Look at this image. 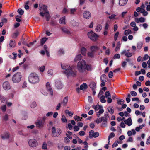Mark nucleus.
<instances>
[{
  "label": "nucleus",
  "instance_id": "nucleus-1",
  "mask_svg": "<svg viewBox=\"0 0 150 150\" xmlns=\"http://www.w3.org/2000/svg\"><path fill=\"white\" fill-rule=\"evenodd\" d=\"M39 10L40 11L43 10L44 11V13L43 12H40V15L43 17L45 16L47 21H49L50 18V16L48 11H47V6L45 5H41L39 6Z\"/></svg>",
  "mask_w": 150,
  "mask_h": 150
},
{
  "label": "nucleus",
  "instance_id": "nucleus-2",
  "mask_svg": "<svg viewBox=\"0 0 150 150\" xmlns=\"http://www.w3.org/2000/svg\"><path fill=\"white\" fill-rule=\"evenodd\" d=\"M64 72L67 77L69 76L75 77L77 75V71L76 70L75 67L74 66H71L69 69L64 71Z\"/></svg>",
  "mask_w": 150,
  "mask_h": 150
},
{
  "label": "nucleus",
  "instance_id": "nucleus-3",
  "mask_svg": "<svg viewBox=\"0 0 150 150\" xmlns=\"http://www.w3.org/2000/svg\"><path fill=\"white\" fill-rule=\"evenodd\" d=\"M28 81L30 83L35 84L39 82L40 79L37 74L35 73H31L29 76Z\"/></svg>",
  "mask_w": 150,
  "mask_h": 150
},
{
  "label": "nucleus",
  "instance_id": "nucleus-4",
  "mask_svg": "<svg viewBox=\"0 0 150 150\" xmlns=\"http://www.w3.org/2000/svg\"><path fill=\"white\" fill-rule=\"evenodd\" d=\"M85 61L82 59L79 61L76 65V68L79 73H83L85 71Z\"/></svg>",
  "mask_w": 150,
  "mask_h": 150
},
{
  "label": "nucleus",
  "instance_id": "nucleus-5",
  "mask_svg": "<svg viewBox=\"0 0 150 150\" xmlns=\"http://www.w3.org/2000/svg\"><path fill=\"white\" fill-rule=\"evenodd\" d=\"M22 76L20 72H18L15 74L13 76L12 80L14 83H18L21 81Z\"/></svg>",
  "mask_w": 150,
  "mask_h": 150
},
{
  "label": "nucleus",
  "instance_id": "nucleus-6",
  "mask_svg": "<svg viewBox=\"0 0 150 150\" xmlns=\"http://www.w3.org/2000/svg\"><path fill=\"white\" fill-rule=\"evenodd\" d=\"M52 136L53 137H57L61 133V130L59 128H56L55 127H53L52 128Z\"/></svg>",
  "mask_w": 150,
  "mask_h": 150
},
{
  "label": "nucleus",
  "instance_id": "nucleus-7",
  "mask_svg": "<svg viewBox=\"0 0 150 150\" xmlns=\"http://www.w3.org/2000/svg\"><path fill=\"white\" fill-rule=\"evenodd\" d=\"M88 38L93 41H96L97 39L99 36L97 35L93 32L92 31L88 32Z\"/></svg>",
  "mask_w": 150,
  "mask_h": 150
},
{
  "label": "nucleus",
  "instance_id": "nucleus-8",
  "mask_svg": "<svg viewBox=\"0 0 150 150\" xmlns=\"http://www.w3.org/2000/svg\"><path fill=\"white\" fill-rule=\"evenodd\" d=\"M28 144L29 146L32 148L36 147L38 144L37 141L34 139L29 140Z\"/></svg>",
  "mask_w": 150,
  "mask_h": 150
},
{
  "label": "nucleus",
  "instance_id": "nucleus-9",
  "mask_svg": "<svg viewBox=\"0 0 150 150\" xmlns=\"http://www.w3.org/2000/svg\"><path fill=\"white\" fill-rule=\"evenodd\" d=\"M91 16V13L88 11H85L83 14V17L86 19H89Z\"/></svg>",
  "mask_w": 150,
  "mask_h": 150
},
{
  "label": "nucleus",
  "instance_id": "nucleus-10",
  "mask_svg": "<svg viewBox=\"0 0 150 150\" xmlns=\"http://www.w3.org/2000/svg\"><path fill=\"white\" fill-rule=\"evenodd\" d=\"M108 116L107 115L105 114L104 116L102 117V126L105 127L107 125V119L108 118Z\"/></svg>",
  "mask_w": 150,
  "mask_h": 150
},
{
  "label": "nucleus",
  "instance_id": "nucleus-11",
  "mask_svg": "<svg viewBox=\"0 0 150 150\" xmlns=\"http://www.w3.org/2000/svg\"><path fill=\"white\" fill-rule=\"evenodd\" d=\"M46 87L48 92H49L51 95H53L52 89L51 85L49 82H47L46 84Z\"/></svg>",
  "mask_w": 150,
  "mask_h": 150
},
{
  "label": "nucleus",
  "instance_id": "nucleus-12",
  "mask_svg": "<svg viewBox=\"0 0 150 150\" xmlns=\"http://www.w3.org/2000/svg\"><path fill=\"white\" fill-rule=\"evenodd\" d=\"M44 119V118L42 120H39L36 122L37 126L38 127H43Z\"/></svg>",
  "mask_w": 150,
  "mask_h": 150
},
{
  "label": "nucleus",
  "instance_id": "nucleus-13",
  "mask_svg": "<svg viewBox=\"0 0 150 150\" xmlns=\"http://www.w3.org/2000/svg\"><path fill=\"white\" fill-rule=\"evenodd\" d=\"M1 137L3 140H5L8 139L10 137L9 133L7 132H4L3 134L1 135Z\"/></svg>",
  "mask_w": 150,
  "mask_h": 150
},
{
  "label": "nucleus",
  "instance_id": "nucleus-14",
  "mask_svg": "<svg viewBox=\"0 0 150 150\" xmlns=\"http://www.w3.org/2000/svg\"><path fill=\"white\" fill-rule=\"evenodd\" d=\"M3 88L6 90H8L10 89L11 87L8 82L5 81L3 83Z\"/></svg>",
  "mask_w": 150,
  "mask_h": 150
},
{
  "label": "nucleus",
  "instance_id": "nucleus-15",
  "mask_svg": "<svg viewBox=\"0 0 150 150\" xmlns=\"http://www.w3.org/2000/svg\"><path fill=\"white\" fill-rule=\"evenodd\" d=\"M55 86L57 88L60 89L62 88V84L61 82L59 80H57L55 82Z\"/></svg>",
  "mask_w": 150,
  "mask_h": 150
},
{
  "label": "nucleus",
  "instance_id": "nucleus-16",
  "mask_svg": "<svg viewBox=\"0 0 150 150\" xmlns=\"http://www.w3.org/2000/svg\"><path fill=\"white\" fill-rule=\"evenodd\" d=\"M125 123L129 126H130L132 124L131 118L129 117L127 120H125L124 121Z\"/></svg>",
  "mask_w": 150,
  "mask_h": 150
},
{
  "label": "nucleus",
  "instance_id": "nucleus-17",
  "mask_svg": "<svg viewBox=\"0 0 150 150\" xmlns=\"http://www.w3.org/2000/svg\"><path fill=\"white\" fill-rule=\"evenodd\" d=\"M98 49V48L96 46H91L90 48V51L95 53Z\"/></svg>",
  "mask_w": 150,
  "mask_h": 150
},
{
  "label": "nucleus",
  "instance_id": "nucleus-18",
  "mask_svg": "<svg viewBox=\"0 0 150 150\" xmlns=\"http://www.w3.org/2000/svg\"><path fill=\"white\" fill-rule=\"evenodd\" d=\"M70 67H71L69 64H61L62 68L63 69L65 70H68Z\"/></svg>",
  "mask_w": 150,
  "mask_h": 150
},
{
  "label": "nucleus",
  "instance_id": "nucleus-19",
  "mask_svg": "<svg viewBox=\"0 0 150 150\" xmlns=\"http://www.w3.org/2000/svg\"><path fill=\"white\" fill-rule=\"evenodd\" d=\"M95 53L91 51L88 52L87 54V56L89 58H93L94 57Z\"/></svg>",
  "mask_w": 150,
  "mask_h": 150
},
{
  "label": "nucleus",
  "instance_id": "nucleus-20",
  "mask_svg": "<svg viewBox=\"0 0 150 150\" xmlns=\"http://www.w3.org/2000/svg\"><path fill=\"white\" fill-rule=\"evenodd\" d=\"M16 45L15 41L14 40H11L9 43L10 47H14Z\"/></svg>",
  "mask_w": 150,
  "mask_h": 150
},
{
  "label": "nucleus",
  "instance_id": "nucleus-21",
  "mask_svg": "<svg viewBox=\"0 0 150 150\" xmlns=\"http://www.w3.org/2000/svg\"><path fill=\"white\" fill-rule=\"evenodd\" d=\"M68 101V97L67 96L65 97L64 98L62 102V104L64 106H66L67 104Z\"/></svg>",
  "mask_w": 150,
  "mask_h": 150
},
{
  "label": "nucleus",
  "instance_id": "nucleus-22",
  "mask_svg": "<svg viewBox=\"0 0 150 150\" xmlns=\"http://www.w3.org/2000/svg\"><path fill=\"white\" fill-rule=\"evenodd\" d=\"M108 110L109 112L112 115L114 112V108L113 107L109 106L108 108Z\"/></svg>",
  "mask_w": 150,
  "mask_h": 150
},
{
  "label": "nucleus",
  "instance_id": "nucleus-23",
  "mask_svg": "<svg viewBox=\"0 0 150 150\" xmlns=\"http://www.w3.org/2000/svg\"><path fill=\"white\" fill-rule=\"evenodd\" d=\"M90 88L92 89H95L96 88V83L94 82H91L89 85Z\"/></svg>",
  "mask_w": 150,
  "mask_h": 150
},
{
  "label": "nucleus",
  "instance_id": "nucleus-24",
  "mask_svg": "<svg viewBox=\"0 0 150 150\" xmlns=\"http://www.w3.org/2000/svg\"><path fill=\"white\" fill-rule=\"evenodd\" d=\"M92 107L96 111H98L99 109L103 108V107L99 105L98 104L96 106H93Z\"/></svg>",
  "mask_w": 150,
  "mask_h": 150
},
{
  "label": "nucleus",
  "instance_id": "nucleus-25",
  "mask_svg": "<svg viewBox=\"0 0 150 150\" xmlns=\"http://www.w3.org/2000/svg\"><path fill=\"white\" fill-rule=\"evenodd\" d=\"M61 29L65 33L68 34H71L70 31L65 28L62 27Z\"/></svg>",
  "mask_w": 150,
  "mask_h": 150
},
{
  "label": "nucleus",
  "instance_id": "nucleus-26",
  "mask_svg": "<svg viewBox=\"0 0 150 150\" xmlns=\"http://www.w3.org/2000/svg\"><path fill=\"white\" fill-rule=\"evenodd\" d=\"M71 25L73 26L77 27L79 25V23L74 20L71 21L70 22Z\"/></svg>",
  "mask_w": 150,
  "mask_h": 150
},
{
  "label": "nucleus",
  "instance_id": "nucleus-27",
  "mask_svg": "<svg viewBox=\"0 0 150 150\" xmlns=\"http://www.w3.org/2000/svg\"><path fill=\"white\" fill-rule=\"evenodd\" d=\"M128 0H119V4L120 6H123L125 5Z\"/></svg>",
  "mask_w": 150,
  "mask_h": 150
},
{
  "label": "nucleus",
  "instance_id": "nucleus-28",
  "mask_svg": "<svg viewBox=\"0 0 150 150\" xmlns=\"http://www.w3.org/2000/svg\"><path fill=\"white\" fill-rule=\"evenodd\" d=\"M82 56L80 54H79L76 55L75 59L74 60L75 62H77V61L80 60L82 59Z\"/></svg>",
  "mask_w": 150,
  "mask_h": 150
},
{
  "label": "nucleus",
  "instance_id": "nucleus-29",
  "mask_svg": "<svg viewBox=\"0 0 150 150\" xmlns=\"http://www.w3.org/2000/svg\"><path fill=\"white\" fill-rule=\"evenodd\" d=\"M102 28V26L100 24H98L95 30L97 32H99L101 30Z\"/></svg>",
  "mask_w": 150,
  "mask_h": 150
},
{
  "label": "nucleus",
  "instance_id": "nucleus-30",
  "mask_svg": "<svg viewBox=\"0 0 150 150\" xmlns=\"http://www.w3.org/2000/svg\"><path fill=\"white\" fill-rule=\"evenodd\" d=\"M86 49L84 47H83L81 48V53L83 55H85L86 52Z\"/></svg>",
  "mask_w": 150,
  "mask_h": 150
},
{
  "label": "nucleus",
  "instance_id": "nucleus-31",
  "mask_svg": "<svg viewBox=\"0 0 150 150\" xmlns=\"http://www.w3.org/2000/svg\"><path fill=\"white\" fill-rule=\"evenodd\" d=\"M87 88V86L85 83H83L80 86V89L81 90L85 89Z\"/></svg>",
  "mask_w": 150,
  "mask_h": 150
},
{
  "label": "nucleus",
  "instance_id": "nucleus-32",
  "mask_svg": "<svg viewBox=\"0 0 150 150\" xmlns=\"http://www.w3.org/2000/svg\"><path fill=\"white\" fill-rule=\"evenodd\" d=\"M104 112V110L101 108L99 110V111L97 113L96 115L98 117H99L101 115V114H102Z\"/></svg>",
  "mask_w": 150,
  "mask_h": 150
},
{
  "label": "nucleus",
  "instance_id": "nucleus-33",
  "mask_svg": "<svg viewBox=\"0 0 150 150\" xmlns=\"http://www.w3.org/2000/svg\"><path fill=\"white\" fill-rule=\"evenodd\" d=\"M100 79L101 81H106V76L105 74L102 75L100 77Z\"/></svg>",
  "mask_w": 150,
  "mask_h": 150
},
{
  "label": "nucleus",
  "instance_id": "nucleus-34",
  "mask_svg": "<svg viewBox=\"0 0 150 150\" xmlns=\"http://www.w3.org/2000/svg\"><path fill=\"white\" fill-rule=\"evenodd\" d=\"M143 45V43L142 42H138L137 43V48L139 50L140 49L142 48Z\"/></svg>",
  "mask_w": 150,
  "mask_h": 150
},
{
  "label": "nucleus",
  "instance_id": "nucleus-35",
  "mask_svg": "<svg viewBox=\"0 0 150 150\" xmlns=\"http://www.w3.org/2000/svg\"><path fill=\"white\" fill-rule=\"evenodd\" d=\"M121 46V43L120 41L118 42L117 43V46L115 48V51L116 52L117 51L119 50Z\"/></svg>",
  "mask_w": 150,
  "mask_h": 150
},
{
  "label": "nucleus",
  "instance_id": "nucleus-36",
  "mask_svg": "<svg viewBox=\"0 0 150 150\" xmlns=\"http://www.w3.org/2000/svg\"><path fill=\"white\" fill-rule=\"evenodd\" d=\"M65 17H63L61 18L59 20V23L60 24H65Z\"/></svg>",
  "mask_w": 150,
  "mask_h": 150
},
{
  "label": "nucleus",
  "instance_id": "nucleus-37",
  "mask_svg": "<svg viewBox=\"0 0 150 150\" xmlns=\"http://www.w3.org/2000/svg\"><path fill=\"white\" fill-rule=\"evenodd\" d=\"M115 136V134L114 133L112 132L110 133L108 137V141H109V143H110V139L114 137Z\"/></svg>",
  "mask_w": 150,
  "mask_h": 150
},
{
  "label": "nucleus",
  "instance_id": "nucleus-38",
  "mask_svg": "<svg viewBox=\"0 0 150 150\" xmlns=\"http://www.w3.org/2000/svg\"><path fill=\"white\" fill-rule=\"evenodd\" d=\"M99 98H100V101L102 103H105L106 102V100L105 99V97L103 95L100 97Z\"/></svg>",
  "mask_w": 150,
  "mask_h": 150
},
{
  "label": "nucleus",
  "instance_id": "nucleus-39",
  "mask_svg": "<svg viewBox=\"0 0 150 150\" xmlns=\"http://www.w3.org/2000/svg\"><path fill=\"white\" fill-rule=\"evenodd\" d=\"M47 38H43L40 41L41 45H42L47 40Z\"/></svg>",
  "mask_w": 150,
  "mask_h": 150
},
{
  "label": "nucleus",
  "instance_id": "nucleus-40",
  "mask_svg": "<svg viewBox=\"0 0 150 150\" xmlns=\"http://www.w3.org/2000/svg\"><path fill=\"white\" fill-rule=\"evenodd\" d=\"M19 34L18 31H17L14 33L12 35V37L13 38H16Z\"/></svg>",
  "mask_w": 150,
  "mask_h": 150
},
{
  "label": "nucleus",
  "instance_id": "nucleus-41",
  "mask_svg": "<svg viewBox=\"0 0 150 150\" xmlns=\"http://www.w3.org/2000/svg\"><path fill=\"white\" fill-rule=\"evenodd\" d=\"M132 33V31L131 30L129 29H128L126 30H125L124 32V34L126 36L130 34H131Z\"/></svg>",
  "mask_w": 150,
  "mask_h": 150
},
{
  "label": "nucleus",
  "instance_id": "nucleus-42",
  "mask_svg": "<svg viewBox=\"0 0 150 150\" xmlns=\"http://www.w3.org/2000/svg\"><path fill=\"white\" fill-rule=\"evenodd\" d=\"M74 118L76 121H81L82 119V117H80L79 116H78L77 115H76L74 117Z\"/></svg>",
  "mask_w": 150,
  "mask_h": 150
},
{
  "label": "nucleus",
  "instance_id": "nucleus-43",
  "mask_svg": "<svg viewBox=\"0 0 150 150\" xmlns=\"http://www.w3.org/2000/svg\"><path fill=\"white\" fill-rule=\"evenodd\" d=\"M17 12L20 15H22L24 13V11L21 8H19L18 9Z\"/></svg>",
  "mask_w": 150,
  "mask_h": 150
},
{
  "label": "nucleus",
  "instance_id": "nucleus-44",
  "mask_svg": "<svg viewBox=\"0 0 150 150\" xmlns=\"http://www.w3.org/2000/svg\"><path fill=\"white\" fill-rule=\"evenodd\" d=\"M89 138L91 139L93 137V135L94 134V131L91 130L89 132Z\"/></svg>",
  "mask_w": 150,
  "mask_h": 150
},
{
  "label": "nucleus",
  "instance_id": "nucleus-45",
  "mask_svg": "<svg viewBox=\"0 0 150 150\" xmlns=\"http://www.w3.org/2000/svg\"><path fill=\"white\" fill-rule=\"evenodd\" d=\"M65 113L66 114H68L69 115V116H70V117H72V115H73V113H72L71 112H70V111H69L68 110H65Z\"/></svg>",
  "mask_w": 150,
  "mask_h": 150
},
{
  "label": "nucleus",
  "instance_id": "nucleus-46",
  "mask_svg": "<svg viewBox=\"0 0 150 150\" xmlns=\"http://www.w3.org/2000/svg\"><path fill=\"white\" fill-rule=\"evenodd\" d=\"M105 96L106 98H108L109 97H111V95L109 91H107L105 93Z\"/></svg>",
  "mask_w": 150,
  "mask_h": 150
},
{
  "label": "nucleus",
  "instance_id": "nucleus-47",
  "mask_svg": "<svg viewBox=\"0 0 150 150\" xmlns=\"http://www.w3.org/2000/svg\"><path fill=\"white\" fill-rule=\"evenodd\" d=\"M102 117H101L98 118L96 119V122L98 124L102 122Z\"/></svg>",
  "mask_w": 150,
  "mask_h": 150
},
{
  "label": "nucleus",
  "instance_id": "nucleus-48",
  "mask_svg": "<svg viewBox=\"0 0 150 150\" xmlns=\"http://www.w3.org/2000/svg\"><path fill=\"white\" fill-rule=\"evenodd\" d=\"M47 74L49 76H51L53 74V71L52 69L49 70L47 71Z\"/></svg>",
  "mask_w": 150,
  "mask_h": 150
},
{
  "label": "nucleus",
  "instance_id": "nucleus-49",
  "mask_svg": "<svg viewBox=\"0 0 150 150\" xmlns=\"http://www.w3.org/2000/svg\"><path fill=\"white\" fill-rule=\"evenodd\" d=\"M91 66L88 65H86V64H85V71L86 69L87 70H91Z\"/></svg>",
  "mask_w": 150,
  "mask_h": 150
},
{
  "label": "nucleus",
  "instance_id": "nucleus-50",
  "mask_svg": "<svg viewBox=\"0 0 150 150\" xmlns=\"http://www.w3.org/2000/svg\"><path fill=\"white\" fill-rule=\"evenodd\" d=\"M47 148V144L45 142H44L42 145V149H45Z\"/></svg>",
  "mask_w": 150,
  "mask_h": 150
},
{
  "label": "nucleus",
  "instance_id": "nucleus-51",
  "mask_svg": "<svg viewBox=\"0 0 150 150\" xmlns=\"http://www.w3.org/2000/svg\"><path fill=\"white\" fill-rule=\"evenodd\" d=\"M36 103L35 102H33L30 105V106L32 108H34L36 106Z\"/></svg>",
  "mask_w": 150,
  "mask_h": 150
},
{
  "label": "nucleus",
  "instance_id": "nucleus-52",
  "mask_svg": "<svg viewBox=\"0 0 150 150\" xmlns=\"http://www.w3.org/2000/svg\"><path fill=\"white\" fill-rule=\"evenodd\" d=\"M21 18V17L19 15H17L15 17L16 20L18 22H20L21 21V20L20 18Z\"/></svg>",
  "mask_w": 150,
  "mask_h": 150
},
{
  "label": "nucleus",
  "instance_id": "nucleus-53",
  "mask_svg": "<svg viewBox=\"0 0 150 150\" xmlns=\"http://www.w3.org/2000/svg\"><path fill=\"white\" fill-rule=\"evenodd\" d=\"M61 120L62 122H66L67 121V119H66L65 116L64 115H63L62 116V118H61Z\"/></svg>",
  "mask_w": 150,
  "mask_h": 150
},
{
  "label": "nucleus",
  "instance_id": "nucleus-54",
  "mask_svg": "<svg viewBox=\"0 0 150 150\" xmlns=\"http://www.w3.org/2000/svg\"><path fill=\"white\" fill-rule=\"evenodd\" d=\"M120 58V56L119 54H115L113 57L115 59H118Z\"/></svg>",
  "mask_w": 150,
  "mask_h": 150
},
{
  "label": "nucleus",
  "instance_id": "nucleus-55",
  "mask_svg": "<svg viewBox=\"0 0 150 150\" xmlns=\"http://www.w3.org/2000/svg\"><path fill=\"white\" fill-rule=\"evenodd\" d=\"M119 142L118 141H115L114 143L113 144L112 146V148H114L117 146L119 144Z\"/></svg>",
  "mask_w": 150,
  "mask_h": 150
},
{
  "label": "nucleus",
  "instance_id": "nucleus-56",
  "mask_svg": "<svg viewBox=\"0 0 150 150\" xmlns=\"http://www.w3.org/2000/svg\"><path fill=\"white\" fill-rule=\"evenodd\" d=\"M41 93L45 96H47L48 93L46 91L45 89H42L41 90Z\"/></svg>",
  "mask_w": 150,
  "mask_h": 150
},
{
  "label": "nucleus",
  "instance_id": "nucleus-57",
  "mask_svg": "<svg viewBox=\"0 0 150 150\" xmlns=\"http://www.w3.org/2000/svg\"><path fill=\"white\" fill-rule=\"evenodd\" d=\"M8 115L7 114L5 115L3 117V120L6 121L8 120Z\"/></svg>",
  "mask_w": 150,
  "mask_h": 150
},
{
  "label": "nucleus",
  "instance_id": "nucleus-58",
  "mask_svg": "<svg viewBox=\"0 0 150 150\" xmlns=\"http://www.w3.org/2000/svg\"><path fill=\"white\" fill-rule=\"evenodd\" d=\"M119 34V32H117L115 34L114 36V39L115 41H116L117 40V37Z\"/></svg>",
  "mask_w": 150,
  "mask_h": 150
},
{
  "label": "nucleus",
  "instance_id": "nucleus-59",
  "mask_svg": "<svg viewBox=\"0 0 150 150\" xmlns=\"http://www.w3.org/2000/svg\"><path fill=\"white\" fill-rule=\"evenodd\" d=\"M132 55V53L128 52L125 54V56L128 57H131Z\"/></svg>",
  "mask_w": 150,
  "mask_h": 150
},
{
  "label": "nucleus",
  "instance_id": "nucleus-60",
  "mask_svg": "<svg viewBox=\"0 0 150 150\" xmlns=\"http://www.w3.org/2000/svg\"><path fill=\"white\" fill-rule=\"evenodd\" d=\"M1 110L3 111V112H5L6 110V105H4L1 106Z\"/></svg>",
  "mask_w": 150,
  "mask_h": 150
},
{
  "label": "nucleus",
  "instance_id": "nucleus-61",
  "mask_svg": "<svg viewBox=\"0 0 150 150\" xmlns=\"http://www.w3.org/2000/svg\"><path fill=\"white\" fill-rule=\"evenodd\" d=\"M45 69L44 66H42L39 67L40 70V71L43 72Z\"/></svg>",
  "mask_w": 150,
  "mask_h": 150
},
{
  "label": "nucleus",
  "instance_id": "nucleus-62",
  "mask_svg": "<svg viewBox=\"0 0 150 150\" xmlns=\"http://www.w3.org/2000/svg\"><path fill=\"white\" fill-rule=\"evenodd\" d=\"M70 13L71 14H74V13L76 12V9L74 8V9H70Z\"/></svg>",
  "mask_w": 150,
  "mask_h": 150
},
{
  "label": "nucleus",
  "instance_id": "nucleus-63",
  "mask_svg": "<svg viewBox=\"0 0 150 150\" xmlns=\"http://www.w3.org/2000/svg\"><path fill=\"white\" fill-rule=\"evenodd\" d=\"M99 135V133L98 132H95L94 133L93 137L96 138L98 137Z\"/></svg>",
  "mask_w": 150,
  "mask_h": 150
},
{
  "label": "nucleus",
  "instance_id": "nucleus-64",
  "mask_svg": "<svg viewBox=\"0 0 150 150\" xmlns=\"http://www.w3.org/2000/svg\"><path fill=\"white\" fill-rule=\"evenodd\" d=\"M85 108L86 110H88L90 108V106L89 104H87L86 105Z\"/></svg>",
  "mask_w": 150,
  "mask_h": 150
}]
</instances>
